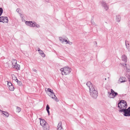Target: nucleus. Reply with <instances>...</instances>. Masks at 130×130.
<instances>
[{
    "mask_svg": "<svg viewBox=\"0 0 130 130\" xmlns=\"http://www.w3.org/2000/svg\"><path fill=\"white\" fill-rule=\"evenodd\" d=\"M96 88L94 86H92L90 88L89 92L91 97L94 99H96L98 96V92L96 90Z\"/></svg>",
    "mask_w": 130,
    "mask_h": 130,
    "instance_id": "1",
    "label": "nucleus"
},
{
    "mask_svg": "<svg viewBox=\"0 0 130 130\" xmlns=\"http://www.w3.org/2000/svg\"><path fill=\"white\" fill-rule=\"evenodd\" d=\"M40 124L42 126L44 130H48L49 129V126L48 124L44 119L40 118Z\"/></svg>",
    "mask_w": 130,
    "mask_h": 130,
    "instance_id": "2",
    "label": "nucleus"
},
{
    "mask_svg": "<svg viewBox=\"0 0 130 130\" xmlns=\"http://www.w3.org/2000/svg\"><path fill=\"white\" fill-rule=\"evenodd\" d=\"M60 70L61 71L62 75L69 74L71 72V69L68 67H65L61 68Z\"/></svg>",
    "mask_w": 130,
    "mask_h": 130,
    "instance_id": "3",
    "label": "nucleus"
},
{
    "mask_svg": "<svg viewBox=\"0 0 130 130\" xmlns=\"http://www.w3.org/2000/svg\"><path fill=\"white\" fill-rule=\"evenodd\" d=\"M108 97L110 98H114L117 95H118V93L115 92L112 89H111V92L108 91Z\"/></svg>",
    "mask_w": 130,
    "mask_h": 130,
    "instance_id": "4",
    "label": "nucleus"
},
{
    "mask_svg": "<svg viewBox=\"0 0 130 130\" xmlns=\"http://www.w3.org/2000/svg\"><path fill=\"white\" fill-rule=\"evenodd\" d=\"M119 111L120 112H123L124 113L123 115L125 117L129 116L130 111L125 109H122V110H119Z\"/></svg>",
    "mask_w": 130,
    "mask_h": 130,
    "instance_id": "5",
    "label": "nucleus"
},
{
    "mask_svg": "<svg viewBox=\"0 0 130 130\" xmlns=\"http://www.w3.org/2000/svg\"><path fill=\"white\" fill-rule=\"evenodd\" d=\"M101 4L102 6L104 7V9L106 11L109 9L108 5L107 4H106L104 1H102L101 2Z\"/></svg>",
    "mask_w": 130,
    "mask_h": 130,
    "instance_id": "6",
    "label": "nucleus"
},
{
    "mask_svg": "<svg viewBox=\"0 0 130 130\" xmlns=\"http://www.w3.org/2000/svg\"><path fill=\"white\" fill-rule=\"evenodd\" d=\"M122 105L125 104V106L127 107V102L123 100H121L120 101L118 104V107H119V105L120 104H122Z\"/></svg>",
    "mask_w": 130,
    "mask_h": 130,
    "instance_id": "7",
    "label": "nucleus"
},
{
    "mask_svg": "<svg viewBox=\"0 0 130 130\" xmlns=\"http://www.w3.org/2000/svg\"><path fill=\"white\" fill-rule=\"evenodd\" d=\"M2 21H4L3 22V23H4L5 22V23H7L8 21V19L7 17H4L2 16Z\"/></svg>",
    "mask_w": 130,
    "mask_h": 130,
    "instance_id": "8",
    "label": "nucleus"
},
{
    "mask_svg": "<svg viewBox=\"0 0 130 130\" xmlns=\"http://www.w3.org/2000/svg\"><path fill=\"white\" fill-rule=\"evenodd\" d=\"M57 130H63V128L62 126V122L61 121L60 122L58 123L57 126Z\"/></svg>",
    "mask_w": 130,
    "mask_h": 130,
    "instance_id": "9",
    "label": "nucleus"
},
{
    "mask_svg": "<svg viewBox=\"0 0 130 130\" xmlns=\"http://www.w3.org/2000/svg\"><path fill=\"white\" fill-rule=\"evenodd\" d=\"M12 67L13 68H15L16 64H17V61L16 59H13L12 61Z\"/></svg>",
    "mask_w": 130,
    "mask_h": 130,
    "instance_id": "10",
    "label": "nucleus"
},
{
    "mask_svg": "<svg viewBox=\"0 0 130 130\" xmlns=\"http://www.w3.org/2000/svg\"><path fill=\"white\" fill-rule=\"evenodd\" d=\"M119 81L121 83H122L126 82L127 80L125 77L122 76L120 77L119 79Z\"/></svg>",
    "mask_w": 130,
    "mask_h": 130,
    "instance_id": "11",
    "label": "nucleus"
},
{
    "mask_svg": "<svg viewBox=\"0 0 130 130\" xmlns=\"http://www.w3.org/2000/svg\"><path fill=\"white\" fill-rule=\"evenodd\" d=\"M127 107H126L125 106V104L122 105V104H120L119 105V107H118L120 109V110H122V109H125V108H126Z\"/></svg>",
    "mask_w": 130,
    "mask_h": 130,
    "instance_id": "12",
    "label": "nucleus"
},
{
    "mask_svg": "<svg viewBox=\"0 0 130 130\" xmlns=\"http://www.w3.org/2000/svg\"><path fill=\"white\" fill-rule=\"evenodd\" d=\"M49 95L52 99H54V100H55L56 101L58 102L59 101V100L56 96H54V95H52L51 94H50Z\"/></svg>",
    "mask_w": 130,
    "mask_h": 130,
    "instance_id": "13",
    "label": "nucleus"
},
{
    "mask_svg": "<svg viewBox=\"0 0 130 130\" xmlns=\"http://www.w3.org/2000/svg\"><path fill=\"white\" fill-rule=\"evenodd\" d=\"M121 17L120 15H117L116 18V20L117 22H119L120 21Z\"/></svg>",
    "mask_w": 130,
    "mask_h": 130,
    "instance_id": "14",
    "label": "nucleus"
},
{
    "mask_svg": "<svg viewBox=\"0 0 130 130\" xmlns=\"http://www.w3.org/2000/svg\"><path fill=\"white\" fill-rule=\"evenodd\" d=\"M47 91L48 92L51 93L50 94H52V95H53L54 96H56L55 93L53 92V90L51 89L50 88H48L47 89Z\"/></svg>",
    "mask_w": 130,
    "mask_h": 130,
    "instance_id": "15",
    "label": "nucleus"
},
{
    "mask_svg": "<svg viewBox=\"0 0 130 130\" xmlns=\"http://www.w3.org/2000/svg\"><path fill=\"white\" fill-rule=\"evenodd\" d=\"M15 80L17 83L18 85L20 86H21L22 84V82L18 80L16 77H15Z\"/></svg>",
    "mask_w": 130,
    "mask_h": 130,
    "instance_id": "16",
    "label": "nucleus"
},
{
    "mask_svg": "<svg viewBox=\"0 0 130 130\" xmlns=\"http://www.w3.org/2000/svg\"><path fill=\"white\" fill-rule=\"evenodd\" d=\"M50 109V107L49 105L47 104L46 105V110L48 113V115L49 116L50 115V112L49 110V109Z\"/></svg>",
    "mask_w": 130,
    "mask_h": 130,
    "instance_id": "17",
    "label": "nucleus"
},
{
    "mask_svg": "<svg viewBox=\"0 0 130 130\" xmlns=\"http://www.w3.org/2000/svg\"><path fill=\"white\" fill-rule=\"evenodd\" d=\"M86 85L89 87V88H90V87H92V86H92V84L90 82H88L86 84Z\"/></svg>",
    "mask_w": 130,
    "mask_h": 130,
    "instance_id": "18",
    "label": "nucleus"
},
{
    "mask_svg": "<svg viewBox=\"0 0 130 130\" xmlns=\"http://www.w3.org/2000/svg\"><path fill=\"white\" fill-rule=\"evenodd\" d=\"M34 22H35L33 21H31L30 24V26L32 27H35V24L34 23Z\"/></svg>",
    "mask_w": 130,
    "mask_h": 130,
    "instance_id": "19",
    "label": "nucleus"
},
{
    "mask_svg": "<svg viewBox=\"0 0 130 130\" xmlns=\"http://www.w3.org/2000/svg\"><path fill=\"white\" fill-rule=\"evenodd\" d=\"M39 53L43 57H45V55L44 54L43 51L41 50L39 52Z\"/></svg>",
    "mask_w": 130,
    "mask_h": 130,
    "instance_id": "20",
    "label": "nucleus"
},
{
    "mask_svg": "<svg viewBox=\"0 0 130 130\" xmlns=\"http://www.w3.org/2000/svg\"><path fill=\"white\" fill-rule=\"evenodd\" d=\"M3 114L5 115L6 117H8L9 116V114L7 112L3 111Z\"/></svg>",
    "mask_w": 130,
    "mask_h": 130,
    "instance_id": "21",
    "label": "nucleus"
},
{
    "mask_svg": "<svg viewBox=\"0 0 130 130\" xmlns=\"http://www.w3.org/2000/svg\"><path fill=\"white\" fill-rule=\"evenodd\" d=\"M9 90L10 91H13L14 90V87L12 85L9 86Z\"/></svg>",
    "mask_w": 130,
    "mask_h": 130,
    "instance_id": "22",
    "label": "nucleus"
},
{
    "mask_svg": "<svg viewBox=\"0 0 130 130\" xmlns=\"http://www.w3.org/2000/svg\"><path fill=\"white\" fill-rule=\"evenodd\" d=\"M20 66L18 64H16V67L15 68L17 70H20Z\"/></svg>",
    "mask_w": 130,
    "mask_h": 130,
    "instance_id": "23",
    "label": "nucleus"
},
{
    "mask_svg": "<svg viewBox=\"0 0 130 130\" xmlns=\"http://www.w3.org/2000/svg\"><path fill=\"white\" fill-rule=\"evenodd\" d=\"M122 60L125 61H127V57L125 55L123 56L122 57Z\"/></svg>",
    "mask_w": 130,
    "mask_h": 130,
    "instance_id": "24",
    "label": "nucleus"
},
{
    "mask_svg": "<svg viewBox=\"0 0 130 130\" xmlns=\"http://www.w3.org/2000/svg\"><path fill=\"white\" fill-rule=\"evenodd\" d=\"M21 110V109L20 107H17L16 111L17 112H19Z\"/></svg>",
    "mask_w": 130,
    "mask_h": 130,
    "instance_id": "25",
    "label": "nucleus"
},
{
    "mask_svg": "<svg viewBox=\"0 0 130 130\" xmlns=\"http://www.w3.org/2000/svg\"><path fill=\"white\" fill-rule=\"evenodd\" d=\"M3 12V10L2 8L0 7V16H1Z\"/></svg>",
    "mask_w": 130,
    "mask_h": 130,
    "instance_id": "26",
    "label": "nucleus"
},
{
    "mask_svg": "<svg viewBox=\"0 0 130 130\" xmlns=\"http://www.w3.org/2000/svg\"><path fill=\"white\" fill-rule=\"evenodd\" d=\"M34 23L35 24V26L39 28L40 27V25L38 24H37L36 22H34Z\"/></svg>",
    "mask_w": 130,
    "mask_h": 130,
    "instance_id": "27",
    "label": "nucleus"
},
{
    "mask_svg": "<svg viewBox=\"0 0 130 130\" xmlns=\"http://www.w3.org/2000/svg\"><path fill=\"white\" fill-rule=\"evenodd\" d=\"M30 21H27L25 23L27 25L29 26L30 25Z\"/></svg>",
    "mask_w": 130,
    "mask_h": 130,
    "instance_id": "28",
    "label": "nucleus"
},
{
    "mask_svg": "<svg viewBox=\"0 0 130 130\" xmlns=\"http://www.w3.org/2000/svg\"><path fill=\"white\" fill-rule=\"evenodd\" d=\"M8 85L10 86L12 85V84L10 82H8Z\"/></svg>",
    "mask_w": 130,
    "mask_h": 130,
    "instance_id": "29",
    "label": "nucleus"
},
{
    "mask_svg": "<svg viewBox=\"0 0 130 130\" xmlns=\"http://www.w3.org/2000/svg\"><path fill=\"white\" fill-rule=\"evenodd\" d=\"M64 41H65L66 42V44H68V41L66 39H63V41H62V42H63Z\"/></svg>",
    "mask_w": 130,
    "mask_h": 130,
    "instance_id": "30",
    "label": "nucleus"
},
{
    "mask_svg": "<svg viewBox=\"0 0 130 130\" xmlns=\"http://www.w3.org/2000/svg\"><path fill=\"white\" fill-rule=\"evenodd\" d=\"M63 39V38H62L61 37H60V38H59V39L60 40L61 42H62V41H63V39Z\"/></svg>",
    "mask_w": 130,
    "mask_h": 130,
    "instance_id": "31",
    "label": "nucleus"
},
{
    "mask_svg": "<svg viewBox=\"0 0 130 130\" xmlns=\"http://www.w3.org/2000/svg\"><path fill=\"white\" fill-rule=\"evenodd\" d=\"M68 43L70 45H72V42H70L69 41H68Z\"/></svg>",
    "mask_w": 130,
    "mask_h": 130,
    "instance_id": "32",
    "label": "nucleus"
},
{
    "mask_svg": "<svg viewBox=\"0 0 130 130\" xmlns=\"http://www.w3.org/2000/svg\"><path fill=\"white\" fill-rule=\"evenodd\" d=\"M128 42V41H126V40L125 41V45L126 46V47L127 48L128 47H129V46H127V42Z\"/></svg>",
    "mask_w": 130,
    "mask_h": 130,
    "instance_id": "33",
    "label": "nucleus"
},
{
    "mask_svg": "<svg viewBox=\"0 0 130 130\" xmlns=\"http://www.w3.org/2000/svg\"><path fill=\"white\" fill-rule=\"evenodd\" d=\"M32 70L34 71L35 72H36V73H37V70L36 69H32Z\"/></svg>",
    "mask_w": 130,
    "mask_h": 130,
    "instance_id": "34",
    "label": "nucleus"
},
{
    "mask_svg": "<svg viewBox=\"0 0 130 130\" xmlns=\"http://www.w3.org/2000/svg\"><path fill=\"white\" fill-rule=\"evenodd\" d=\"M0 22H3V21H2L1 17H0Z\"/></svg>",
    "mask_w": 130,
    "mask_h": 130,
    "instance_id": "35",
    "label": "nucleus"
},
{
    "mask_svg": "<svg viewBox=\"0 0 130 130\" xmlns=\"http://www.w3.org/2000/svg\"><path fill=\"white\" fill-rule=\"evenodd\" d=\"M128 80L130 84V76L129 75L128 77Z\"/></svg>",
    "mask_w": 130,
    "mask_h": 130,
    "instance_id": "36",
    "label": "nucleus"
},
{
    "mask_svg": "<svg viewBox=\"0 0 130 130\" xmlns=\"http://www.w3.org/2000/svg\"><path fill=\"white\" fill-rule=\"evenodd\" d=\"M126 110H129V111H130V107H128V108H127V109H126Z\"/></svg>",
    "mask_w": 130,
    "mask_h": 130,
    "instance_id": "37",
    "label": "nucleus"
},
{
    "mask_svg": "<svg viewBox=\"0 0 130 130\" xmlns=\"http://www.w3.org/2000/svg\"><path fill=\"white\" fill-rule=\"evenodd\" d=\"M38 51L39 52H40L41 51V50H40L39 48H38Z\"/></svg>",
    "mask_w": 130,
    "mask_h": 130,
    "instance_id": "38",
    "label": "nucleus"
},
{
    "mask_svg": "<svg viewBox=\"0 0 130 130\" xmlns=\"http://www.w3.org/2000/svg\"><path fill=\"white\" fill-rule=\"evenodd\" d=\"M119 96H120L121 97V95H120V94H119L118 95Z\"/></svg>",
    "mask_w": 130,
    "mask_h": 130,
    "instance_id": "39",
    "label": "nucleus"
},
{
    "mask_svg": "<svg viewBox=\"0 0 130 130\" xmlns=\"http://www.w3.org/2000/svg\"><path fill=\"white\" fill-rule=\"evenodd\" d=\"M18 9H17V10H16V11H18Z\"/></svg>",
    "mask_w": 130,
    "mask_h": 130,
    "instance_id": "40",
    "label": "nucleus"
},
{
    "mask_svg": "<svg viewBox=\"0 0 130 130\" xmlns=\"http://www.w3.org/2000/svg\"><path fill=\"white\" fill-rule=\"evenodd\" d=\"M95 43H96V45H97V43L96 42H95Z\"/></svg>",
    "mask_w": 130,
    "mask_h": 130,
    "instance_id": "41",
    "label": "nucleus"
},
{
    "mask_svg": "<svg viewBox=\"0 0 130 130\" xmlns=\"http://www.w3.org/2000/svg\"><path fill=\"white\" fill-rule=\"evenodd\" d=\"M127 44L128 45H129V43H127Z\"/></svg>",
    "mask_w": 130,
    "mask_h": 130,
    "instance_id": "42",
    "label": "nucleus"
},
{
    "mask_svg": "<svg viewBox=\"0 0 130 130\" xmlns=\"http://www.w3.org/2000/svg\"><path fill=\"white\" fill-rule=\"evenodd\" d=\"M105 80H106V78H105Z\"/></svg>",
    "mask_w": 130,
    "mask_h": 130,
    "instance_id": "43",
    "label": "nucleus"
},
{
    "mask_svg": "<svg viewBox=\"0 0 130 130\" xmlns=\"http://www.w3.org/2000/svg\"><path fill=\"white\" fill-rule=\"evenodd\" d=\"M129 116H130V113L129 114Z\"/></svg>",
    "mask_w": 130,
    "mask_h": 130,
    "instance_id": "44",
    "label": "nucleus"
},
{
    "mask_svg": "<svg viewBox=\"0 0 130 130\" xmlns=\"http://www.w3.org/2000/svg\"><path fill=\"white\" fill-rule=\"evenodd\" d=\"M15 78H14V80H15Z\"/></svg>",
    "mask_w": 130,
    "mask_h": 130,
    "instance_id": "45",
    "label": "nucleus"
}]
</instances>
